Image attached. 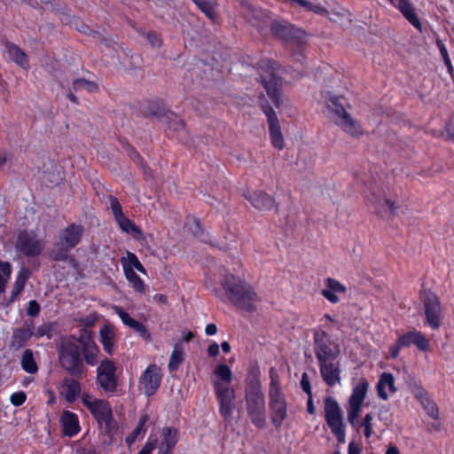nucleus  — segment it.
I'll return each mask as SVG.
<instances>
[{
    "mask_svg": "<svg viewBox=\"0 0 454 454\" xmlns=\"http://www.w3.org/2000/svg\"><path fill=\"white\" fill-rule=\"evenodd\" d=\"M97 383L107 394H114L117 390L116 366L108 358H105L97 368Z\"/></svg>",
    "mask_w": 454,
    "mask_h": 454,
    "instance_id": "ddd939ff",
    "label": "nucleus"
},
{
    "mask_svg": "<svg viewBox=\"0 0 454 454\" xmlns=\"http://www.w3.org/2000/svg\"><path fill=\"white\" fill-rule=\"evenodd\" d=\"M369 383L365 378H360L357 384L353 387L352 393L348 401L364 403L368 391Z\"/></svg>",
    "mask_w": 454,
    "mask_h": 454,
    "instance_id": "473e14b6",
    "label": "nucleus"
},
{
    "mask_svg": "<svg viewBox=\"0 0 454 454\" xmlns=\"http://www.w3.org/2000/svg\"><path fill=\"white\" fill-rule=\"evenodd\" d=\"M84 229L81 224L70 223L59 233V240L54 243L51 253L53 261H67L68 253L82 240Z\"/></svg>",
    "mask_w": 454,
    "mask_h": 454,
    "instance_id": "6e6552de",
    "label": "nucleus"
},
{
    "mask_svg": "<svg viewBox=\"0 0 454 454\" xmlns=\"http://www.w3.org/2000/svg\"><path fill=\"white\" fill-rule=\"evenodd\" d=\"M402 348H403V347L399 344V340L396 339L395 343L389 348L391 357L394 359L397 358Z\"/></svg>",
    "mask_w": 454,
    "mask_h": 454,
    "instance_id": "052dcab7",
    "label": "nucleus"
},
{
    "mask_svg": "<svg viewBox=\"0 0 454 454\" xmlns=\"http://www.w3.org/2000/svg\"><path fill=\"white\" fill-rule=\"evenodd\" d=\"M345 98L343 97L333 96L328 100V108L341 120L344 115L349 114L344 106Z\"/></svg>",
    "mask_w": 454,
    "mask_h": 454,
    "instance_id": "ea45409f",
    "label": "nucleus"
},
{
    "mask_svg": "<svg viewBox=\"0 0 454 454\" xmlns=\"http://www.w3.org/2000/svg\"><path fill=\"white\" fill-rule=\"evenodd\" d=\"M368 191L369 193H366L367 200L373 206L377 215H381L386 206L388 207L391 215H395L397 207L394 201L385 198L381 190L374 188L372 184H371Z\"/></svg>",
    "mask_w": 454,
    "mask_h": 454,
    "instance_id": "f3484780",
    "label": "nucleus"
},
{
    "mask_svg": "<svg viewBox=\"0 0 454 454\" xmlns=\"http://www.w3.org/2000/svg\"><path fill=\"white\" fill-rule=\"evenodd\" d=\"M313 351L317 360L320 374L325 383L333 387L340 381V369L338 358L340 348L324 330L313 331Z\"/></svg>",
    "mask_w": 454,
    "mask_h": 454,
    "instance_id": "f03ea898",
    "label": "nucleus"
},
{
    "mask_svg": "<svg viewBox=\"0 0 454 454\" xmlns=\"http://www.w3.org/2000/svg\"><path fill=\"white\" fill-rule=\"evenodd\" d=\"M72 86L74 91H79L81 90H85L90 93L98 91V85L95 82L89 81L84 78H77L74 80Z\"/></svg>",
    "mask_w": 454,
    "mask_h": 454,
    "instance_id": "79ce46f5",
    "label": "nucleus"
},
{
    "mask_svg": "<svg viewBox=\"0 0 454 454\" xmlns=\"http://www.w3.org/2000/svg\"><path fill=\"white\" fill-rule=\"evenodd\" d=\"M361 448L353 442L348 444V454H361Z\"/></svg>",
    "mask_w": 454,
    "mask_h": 454,
    "instance_id": "338daca9",
    "label": "nucleus"
},
{
    "mask_svg": "<svg viewBox=\"0 0 454 454\" xmlns=\"http://www.w3.org/2000/svg\"><path fill=\"white\" fill-rule=\"evenodd\" d=\"M7 52L10 58L19 66L25 67L28 65L27 55L19 46L12 43H7L6 45Z\"/></svg>",
    "mask_w": 454,
    "mask_h": 454,
    "instance_id": "f704fd0d",
    "label": "nucleus"
},
{
    "mask_svg": "<svg viewBox=\"0 0 454 454\" xmlns=\"http://www.w3.org/2000/svg\"><path fill=\"white\" fill-rule=\"evenodd\" d=\"M41 307L40 304L35 300H31L28 301L27 308V314L30 317H36L40 313Z\"/></svg>",
    "mask_w": 454,
    "mask_h": 454,
    "instance_id": "6e6d98bb",
    "label": "nucleus"
},
{
    "mask_svg": "<svg viewBox=\"0 0 454 454\" xmlns=\"http://www.w3.org/2000/svg\"><path fill=\"white\" fill-rule=\"evenodd\" d=\"M130 328L133 329L144 340L151 339V333L143 323L136 320Z\"/></svg>",
    "mask_w": 454,
    "mask_h": 454,
    "instance_id": "3c124183",
    "label": "nucleus"
},
{
    "mask_svg": "<svg viewBox=\"0 0 454 454\" xmlns=\"http://www.w3.org/2000/svg\"><path fill=\"white\" fill-rule=\"evenodd\" d=\"M363 404L364 403L348 401V407H347L348 421L350 424V426L356 430L359 429L358 418L361 414Z\"/></svg>",
    "mask_w": 454,
    "mask_h": 454,
    "instance_id": "4c0bfd02",
    "label": "nucleus"
},
{
    "mask_svg": "<svg viewBox=\"0 0 454 454\" xmlns=\"http://www.w3.org/2000/svg\"><path fill=\"white\" fill-rule=\"evenodd\" d=\"M419 403H421L423 409L425 410V411L430 418H432L434 419H438V415H439L438 407H437L436 403L429 396Z\"/></svg>",
    "mask_w": 454,
    "mask_h": 454,
    "instance_id": "c03bdc74",
    "label": "nucleus"
},
{
    "mask_svg": "<svg viewBox=\"0 0 454 454\" xmlns=\"http://www.w3.org/2000/svg\"><path fill=\"white\" fill-rule=\"evenodd\" d=\"M179 441V432L173 427H163L160 430V441L158 440L157 454H173Z\"/></svg>",
    "mask_w": 454,
    "mask_h": 454,
    "instance_id": "6ab92c4d",
    "label": "nucleus"
},
{
    "mask_svg": "<svg viewBox=\"0 0 454 454\" xmlns=\"http://www.w3.org/2000/svg\"><path fill=\"white\" fill-rule=\"evenodd\" d=\"M73 338L77 343L67 340L60 345L59 348V361L60 366L69 375L81 378L84 372L83 360L81 354H82L83 359L88 365L94 366L98 364L100 350L94 341L92 332L86 328H82L80 331L77 338L74 336Z\"/></svg>",
    "mask_w": 454,
    "mask_h": 454,
    "instance_id": "f257e3e1",
    "label": "nucleus"
},
{
    "mask_svg": "<svg viewBox=\"0 0 454 454\" xmlns=\"http://www.w3.org/2000/svg\"><path fill=\"white\" fill-rule=\"evenodd\" d=\"M12 274V265L9 262L0 260V294L4 293Z\"/></svg>",
    "mask_w": 454,
    "mask_h": 454,
    "instance_id": "37998d69",
    "label": "nucleus"
},
{
    "mask_svg": "<svg viewBox=\"0 0 454 454\" xmlns=\"http://www.w3.org/2000/svg\"><path fill=\"white\" fill-rule=\"evenodd\" d=\"M325 288L322 290L321 294L333 304L340 302L338 294H345L348 291L345 285L333 278H325Z\"/></svg>",
    "mask_w": 454,
    "mask_h": 454,
    "instance_id": "4be33fe9",
    "label": "nucleus"
},
{
    "mask_svg": "<svg viewBox=\"0 0 454 454\" xmlns=\"http://www.w3.org/2000/svg\"><path fill=\"white\" fill-rule=\"evenodd\" d=\"M122 265L125 277L127 280L131 284L134 291L139 294H145V285L144 280L134 271V270L131 268H127L125 263Z\"/></svg>",
    "mask_w": 454,
    "mask_h": 454,
    "instance_id": "c9c22d12",
    "label": "nucleus"
},
{
    "mask_svg": "<svg viewBox=\"0 0 454 454\" xmlns=\"http://www.w3.org/2000/svg\"><path fill=\"white\" fill-rule=\"evenodd\" d=\"M387 387L390 393L394 394L396 392V387L395 386V379L392 373L390 372H383L380 380L377 383V393L380 398L382 400H387L388 395L385 391V388Z\"/></svg>",
    "mask_w": 454,
    "mask_h": 454,
    "instance_id": "c85d7f7f",
    "label": "nucleus"
},
{
    "mask_svg": "<svg viewBox=\"0 0 454 454\" xmlns=\"http://www.w3.org/2000/svg\"><path fill=\"white\" fill-rule=\"evenodd\" d=\"M259 106L267 118L271 145L276 149L282 150L285 147V140L282 135L279 120L264 94L259 96Z\"/></svg>",
    "mask_w": 454,
    "mask_h": 454,
    "instance_id": "9d476101",
    "label": "nucleus"
},
{
    "mask_svg": "<svg viewBox=\"0 0 454 454\" xmlns=\"http://www.w3.org/2000/svg\"><path fill=\"white\" fill-rule=\"evenodd\" d=\"M129 157L135 162H137L138 164H140L144 168V163H145L144 159L141 157L139 153L136 149H134L133 147H130Z\"/></svg>",
    "mask_w": 454,
    "mask_h": 454,
    "instance_id": "e2e57ef3",
    "label": "nucleus"
},
{
    "mask_svg": "<svg viewBox=\"0 0 454 454\" xmlns=\"http://www.w3.org/2000/svg\"><path fill=\"white\" fill-rule=\"evenodd\" d=\"M207 351L210 356H217L219 355V345L216 342L211 343L208 346Z\"/></svg>",
    "mask_w": 454,
    "mask_h": 454,
    "instance_id": "69168bd1",
    "label": "nucleus"
},
{
    "mask_svg": "<svg viewBox=\"0 0 454 454\" xmlns=\"http://www.w3.org/2000/svg\"><path fill=\"white\" fill-rule=\"evenodd\" d=\"M396 7L403 17L419 31L422 30V24L409 0H388Z\"/></svg>",
    "mask_w": 454,
    "mask_h": 454,
    "instance_id": "393cba45",
    "label": "nucleus"
},
{
    "mask_svg": "<svg viewBox=\"0 0 454 454\" xmlns=\"http://www.w3.org/2000/svg\"><path fill=\"white\" fill-rule=\"evenodd\" d=\"M26 400L27 395L23 391L15 392L10 397L12 404L16 407L21 406Z\"/></svg>",
    "mask_w": 454,
    "mask_h": 454,
    "instance_id": "864d4df0",
    "label": "nucleus"
},
{
    "mask_svg": "<svg viewBox=\"0 0 454 454\" xmlns=\"http://www.w3.org/2000/svg\"><path fill=\"white\" fill-rule=\"evenodd\" d=\"M127 261L129 265H126L127 268H131L132 270L136 269L137 271L145 274L146 270L143 264L138 260L137 256L131 252H128L127 254Z\"/></svg>",
    "mask_w": 454,
    "mask_h": 454,
    "instance_id": "49530a36",
    "label": "nucleus"
},
{
    "mask_svg": "<svg viewBox=\"0 0 454 454\" xmlns=\"http://www.w3.org/2000/svg\"><path fill=\"white\" fill-rule=\"evenodd\" d=\"M149 421L147 413H144L139 417V420L136 427L132 430L131 434L136 436L144 435L146 432V424Z\"/></svg>",
    "mask_w": 454,
    "mask_h": 454,
    "instance_id": "de8ad7c7",
    "label": "nucleus"
},
{
    "mask_svg": "<svg viewBox=\"0 0 454 454\" xmlns=\"http://www.w3.org/2000/svg\"><path fill=\"white\" fill-rule=\"evenodd\" d=\"M30 276H31V271L29 270L28 268L22 267L20 270V271L18 272V274L16 276L14 284L12 286V294L4 303L5 307H9L13 302L16 301V300L19 298L20 294L23 292L25 286H26L27 280L29 279Z\"/></svg>",
    "mask_w": 454,
    "mask_h": 454,
    "instance_id": "b1692460",
    "label": "nucleus"
},
{
    "mask_svg": "<svg viewBox=\"0 0 454 454\" xmlns=\"http://www.w3.org/2000/svg\"><path fill=\"white\" fill-rule=\"evenodd\" d=\"M157 446L158 438L150 434L146 442L145 443L143 448L138 451L137 454H152L153 451L157 448Z\"/></svg>",
    "mask_w": 454,
    "mask_h": 454,
    "instance_id": "09e8293b",
    "label": "nucleus"
},
{
    "mask_svg": "<svg viewBox=\"0 0 454 454\" xmlns=\"http://www.w3.org/2000/svg\"><path fill=\"white\" fill-rule=\"evenodd\" d=\"M269 409L270 420L275 427L279 428L287 418V401L282 390L281 381L277 370L271 367L269 372Z\"/></svg>",
    "mask_w": 454,
    "mask_h": 454,
    "instance_id": "0eeeda50",
    "label": "nucleus"
},
{
    "mask_svg": "<svg viewBox=\"0 0 454 454\" xmlns=\"http://www.w3.org/2000/svg\"><path fill=\"white\" fill-rule=\"evenodd\" d=\"M414 397L421 402L428 397L427 391L421 385H415L411 390Z\"/></svg>",
    "mask_w": 454,
    "mask_h": 454,
    "instance_id": "5fc2aeb1",
    "label": "nucleus"
},
{
    "mask_svg": "<svg viewBox=\"0 0 454 454\" xmlns=\"http://www.w3.org/2000/svg\"><path fill=\"white\" fill-rule=\"evenodd\" d=\"M20 366L27 373L34 374L37 372L38 365L35 360L32 349L27 348L24 350L20 359Z\"/></svg>",
    "mask_w": 454,
    "mask_h": 454,
    "instance_id": "e433bc0d",
    "label": "nucleus"
},
{
    "mask_svg": "<svg viewBox=\"0 0 454 454\" xmlns=\"http://www.w3.org/2000/svg\"><path fill=\"white\" fill-rule=\"evenodd\" d=\"M442 59H443V62L447 67V72L449 74H451L454 73V67H453V65L451 63V60L450 59V56H449V53L448 51L447 52H443L442 54H441Z\"/></svg>",
    "mask_w": 454,
    "mask_h": 454,
    "instance_id": "680f3d73",
    "label": "nucleus"
},
{
    "mask_svg": "<svg viewBox=\"0 0 454 454\" xmlns=\"http://www.w3.org/2000/svg\"><path fill=\"white\" fill-rule=\"evenodd\" d=\"M214 374L216 377L213 380V388L219 403V413L224 420L231 418L235 408V390L231 384L233 380V374L231 368L225 364H218Z\"/></svg>",
    "mask_w": 454,
    "mask_h": 454,
    "instance_id": "20e7f679",
    "label": "nucleus"
},
{
    "mask_svg": "<svg viewBox=\"0 0 454 454\" xmlns=\"http://www.w3.org/2000/svg\"><path fill=\"white\" fill-rule=\"evenodd\" d=\"M62 434L67 437H74L81 431L77 414L70 411H64L60 416Z\"/></svg>",
    "mask_w": 454,
    "mask_h": 454,
    "instance_id": "5701e85b",
    "label": "nucleus"
},
{
    "mask_svg": "<svg viewBox=\"0 0 454 454\" xmlns=\"http://www.w3.org/2000/svg\"><path fill=\"white\" fill-rule=\"evenodd\" d=\"M244 197L258 210L262 211L275 208V211L278 213V205L276 203L275 199L264 192L255 191L252 193L244 194Z\"/></svg>",
    "mask_w": 454,
    "mask_h": 454,
    "instance_id": "412c9836",
    "label": "nucleus"
},
{
    "mask_svg": "<svg viewBox=\"0 0 454 454\" xmlns=\"http://www.w3.org/2000/svg\"><path fill=\"white\" fill-rule=\"evenodd\" d=\"M373 416L372 413H367L359 424V427H372Z\"/></svg>",
    "mask_w": 454,
    "mask_h": 454,
    "instance_id": "0e129e2a",
    "label": "nucleus"
},
{
    "mask_svg": "<svg viewBox=\"0 0 454 454\" xmlns=\"http://www.w3.org/2000/svg\"><path fill=\"white\" fill-rule=\"evenodd\" d=\"M257 67L259 70L258 81L275 107L280 108L283 96V79L278 74V63L270 59H263L257 63Z\"/></svg>",
    "mask_w": 454,
    "mask_h": 454,
    "instance_id": "39448f33",
    "label": "nucleus"
},
{
    "mask_svg": "<svg viewBox=\"0 0 454 454\" xmlns=\"http://www.w3.org/2000/svg\"><path fill=\"white\" fill-rule=\"evenodd\" d=\"M148 42L153 47H160L161 45V40L159 35L155 31H150L146 34Z\"/></svg>",
    "mask_w": 454,
    "mask_h": 454,
    "instance_id": "4d7b16f0",
    "label": "nucleus"
},
{
    "mask_svg": "<svg viewBox=\"0 0 454 454\" xmlns=\"http://www.w3.org/2000/svg\"><path fill=\"white\" fill-rule=\"evenodd\" d=\"M272 35L285 43H300L301 30L296 28L294 25L287 21L273 20L270 25Z\"/></svg>",
    "mask_w": 454,
    "mask_h": 454,
    "instance_id": "2eb2a0df",
    "label": "nucleus"
},
{
    "mask_svg": "<svg viewBox=\"0 0 454 454\" xmlns=\"http://www.w3.org/2000/svg\"><path fill=\"white\" fill-rule=\"evenodd\" d=\"M399 344L403 348H409L411 345L417 347L419 351L427 352L430 348L429 340L419 331H408L397 337Z\"/></svg>",
    "mask_w": 454,
    "mask_h": 454,
    "instance_id": "aec40b11",
    "label": "nucleus"
},
{
    "mask_svg": "<svg viewBox=\"0 0 454 454\" xmlns=\"http://www.w3.org/2000/svg\"><path fill=\"white\" fill-rule=\"evenodd\" d=\"M220 285L226 300L237 309L248 313L257 309L261 298L243 276L227 272L222 276Z\"/></svg>",
    "mask_w": 454,
    "mask_h": 454,
    "instance_id": "7ed1b4c3",
    "label": "nucleus"
},
{
    "mask_svg": "<svg viewBox=\"0 0 454 454\" xmlns=\"http://www.w3.org/2000/svg\"><path fill=\"white\" fill-rule=\"evenodd\" d=\"M81 401L98 423L103 434L110 435L116 428V421L110 403L106 399L95 398L88 392L82 395Z\"/></svg>",
    "mask_w": 454,
    "mask_h": 454,
    "instance_id": "423d86ee",
    "label": "nucleus"
},
{
    "mask_svg": "<svg viewBox=\"0 0 454 454\" xmlns=\"http://www.w3.org/2000/svg\"><path fill=\"white\" fill-rule=\"evenodd\" d=\"M325 419L332 434L336 437L340 443L346 440V425L344 422L342 410L333 396H327L324 400Z\"/></svg>",
    "mask_w": 454,
    "mask_h": 454,
    "instance_id": "1a4fd4ad",
    "label": "nucleus"
},
{
    "mask_svg": "<svg viewBox=\"0 0 454 454\" xmlns=\"http://www.w3.org/2000/svg\"><path fill=\"white\" fill-rule=\"evenodd\" d=\"M99 337L104 350L108 355H112L114 351L115 337L114 330L108 325H104L99 331Z\"/></svg>",
    "mask_w": 454,
    "mask_h": 454,
    "instance_id": "2f4dec72",
    "label": "nucleus"
},
{
    "mask_svg": "<svg viewBox=\"0 0 454 454\" xmlns=\"http://www.w3.org/2000/svg\"><path fill=\"white\" fill-rule=\"evenodd\" d=\"M166 133L168 137L176 138L183 143H186L189 138L188 132L185 129L184 121L179 118L175 113L168 112L166 120Z\"/></svg>",
    "mask_w": 454,
    "mask_h": 454,
    "instance_id": "a211bd4d",
    "label": "nucleus"
},
{
    "mask_svg": "<svg viewBox=\"0 0 454 454\" xmlns=\"http://www.w3.org/2000/svg\"><path fill=\"white\" fill-rule=\"evenodd\" d=\"M301 387L306 394L312 395L310 381L306 372H303L301 375Z\"/></svg>",
    "mask_w": 454,
    "mask_h": 454,
    "instance_id": "13d9d810",
    "label": "nucleus"
},
{
    "mask_svg": "<svg viewBox=\"0 0 454 454\" xmlns=\"http://www.w3.org/2000/svg\"><path fill=\"white\" fill-rule=\"evenodd\" d=\"M191 230L192 233L202 242L207 243L209 242L208 236L209 234L207 232H205L202 229V226L200 224V222L199 219L194 218L193 220V226L191 227Z\"/></svg>",
    "mask_w": 454,
    "mask_h": 454,
    "instance_id": "a18cd8bd",
    "label": "nucleus"
},
{
    "mask_svg": "<svg viewBox=\"0 0 454 454\" xmlns=\"http://www.w3.org/2000/svg\"><path fill=\"white\" fill-rule=\"evenodd\" d=\"M115 221L123 232L133 234V237L136 239H140L143 237L142 230L124 215L117 218Z\"/></svg>",
    "mask_w": 454,
    "mask_h": 454,
    "instance_id": "72a5a7b5",
    "label": "nucleus"
},
{
    "mask_svg": "<svg viewBox=\"0 0 454 454\" xmlns=\"http://www.w3.org/2000/svg\"><path fill=\"white\" fill-rule=\"evenodd\" d=\"M37 338L43 337L44 335H47L48 337L51 336V326L48 325H43L39 327H37L35 333H34Z\"/></svg>",
    "mask_w": 454,
    "mask_h": 454,
    "instance_id": "bf43d9fd",
    "label": "nucleus"
},
{
    "mask_svg": "<svg viewBox=\"0 0 454 454\" xmlns=\"http://www.w3.org/2000/svg\"><path fill=\"white\" fill-rule=\"evenodd\" d=\"M445 130H446L448 138L454 143V123H448L445 126Z\"/></svg>",
    "mask_w": 454,
    "mask_h": 454,
    "instance_id": "774afa93",
    "label": "nucleus"
},
{
    "mask_svg": "<svg viewBox=\"0 0 454 454\" xmlns=\"http://www.w3.org/2000/svg\"><path fill=\"white\" fill-rule=\"evenodd\" d=\"M33 335V326L14 329L11 339V348L15 351L20 350L27 345Z\"/></svg>",
    "mask_w": 454,
    "mask_h": 454,
    "instance_id": "cd10ccee",
    "label": "nucleus"
},
{
    "mask_svg": "<svg viewBox=\"0 0 454 454\" xmlns=\"http://www.w3.org/2000/svg\"><path fill=\"white\" fill-rule=\"evenodd\" d=\"M197 8L208 18L213 24L217 23V15L215 8L217 6L216 0H192Z\"/></svg>",
    "mask_w": 454,
    "mask_h": 454,
    "instance_id": "c756f323",
    "label": "nucleus"
},
{
    "mask_svg": "<svg viewBox=\"0 0 454 454\" xmlns=\"http://www.w3.org/2000/svg\"><path fill=\"white\" fill-rule=\"evenodd\" d=\"M169 110H167L163 106L160 100H154L149 103L148 108L146 110V114L151 117H155L164 121L168 114Z\"/></svg>",
    "mask_w": 454,
    "mask_h": 454,
    "instance_id": "a19ab883",
    "label": "nucleus"
},
{
    "mask_svg": "<svg viewBox=\"0 0 454 454\" xmlns=\"http://www.w3.org/2000/svg\"><path fill=\"white\" fill-rule=\"evenodd\" d=\"M262 392L261 371L258 365L250 366L245 379V393Z\"/></svg>",
    "mask_w": 454,
    "mask_h": 454,
    "instance_id": "a878e982",
    "label": "nucleus"
},
{
    "mask_svg": "<svg viewBox=\"0 0 454 454\" xmlns=\"http://www.w3.org/2000/svg\"><path fill=\"white\" fill-rule=\"evenodd\" d=\"M108 200L110 203V208L114 215V220L123 215L122 207L118 200V199L113 195L108 197Z\"/></svg>",
    "mask_w": 454,
    "mask_h": 454,
    "instance_id": "8fccbe9b",
    "label": "nucleus"
},
{
    "mask_svg": "<svg viewBox=\"0 0 454 454\" xmlns=\"http://www.w3.org/2000/svg\"><path fill=\"white\" fill-rule=\"evenodd\" d=\"M115 313L119 316L123 325L131 327L136 319L132 318L128 312L123 310L121 307H114Z\"/></svg>",
    "mask_w": 454,
    "mask_h": 454,
    "instance_id": "603ef678",
    "label": "nucleus"
},
{
    "mask_svg": "<svg viewBox=\"0 0 454 454\" xmlns=\"http://www.w3.org/2000/svg\"><path fill=\"white\" fill-rule=\"evenodd\" d=\"M161 379L160 368L158 365L153 364L146 367L139 380L146 396H152L156 394L160 386Z\"/></svg>",
    "mask_w": 454,
    "mask_h": 454,
    "instance_id": "dca6fc26",
    "label": "nucleus"
},
{
    "mask_svg": "<svg viewBox=\"0 0 454 454\" xmlns=\"http://www.w3.org/2000/svg\"><path fill=\"white\" fill-rule=\"evenodd\" d=\"M426 324L433 330H438L443 318L439 297L434 293L426 294L424 300Z\"/></svg>",
    "mask_w": 454,
    "mask_h": 454,
    "instance_id": "4468645a",
    "label": "nucleus"
},
{
    "mask_svg": "<svg viewBox=\"0 0 454 454\" xmlns=\"http://www.w3.org/2000/svg\"><path fill=\"white\" fill-rule=\"evenodd\" d=\"M336 124L347 134L354 138H360L364 135V129L359 121L352 118L350 114L344 115L341 120L336 121Z\"/></svg>",
    "mask_w": 454,
    "mask_h": 454,
    "instance_id": "bb28decb",
    "label": "nucleus"
},
{
    "mask_svg": "<svg viewBox=\"0 0 454 454\" xmlns=\"http://www.w3.org/2000/svg\"><path fill=\"white\" fill-rule=\"evenodd\" d=\"M17 251L27 257H35L42 254L44 248V242L38 239L34 231H21L16 240Z\"/></svg>",
    "mask_w": 454,
    "mask_h": 454,
    "instance_id": "f8f14e48",
    "label": "nucleus"
},
{
    "mask_svg": "<svg viewBox=\"0 0 454 454\" xmlns=\"http://www.w3.org/2000/svg\"><path fill=\"white\" fill-rule=\"evenodd\" d=\"M65 399L67 403H74L81 395V384L75 379H66L65 380Z\"/></svg>",
    "mask_w": 454,
    "mask_h": 454,
    "instance_id": "7c9ffc66",
    "label": "nucleus"
},
{
    "mask_svg": "<svg viewBox=\"0 0 454 454\" xmlns=\"http://www.w3.org/2000/svg\"><path fill=\"white\" fill-rule=\"evenodd\" d=\"M246 410L252 424L257 428L266 427L265 396L262 392L245 393Z\"/></svg>",
    "mask_w": 454,
    "mask_h": 454,
    "instance_id": "9b49d317",
    "label": "nucleus"
},
{
    "mask_svg": "<svg viewBox=\"0 0 454 454\" xmlns=\"http://www.w3.org/2000/svg\"><path fill=\"white\" fill-rule=\"evenodd\" d=\"M184 360V355L182 348L181 342H176L174 345L173 351L171 353L169 361H168V370L169 372H176L179 368L180 364Z\"/></svg>",
    "mask_w": 454,
    "mask_h": 454,
    "instance_id": "58836bf2",
    "label": "nucleus"
}]
</instances>
